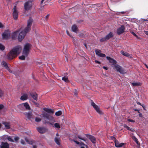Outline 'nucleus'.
<instances>
[{"instance_id":"nucleus-1","label":"nucleus","mask_w":148,"mask_h":148,"mask_svg":"<svg viewBox=\"0 0 148 148\" xmlns=\"http://www.w3.org/2000/svg\"><path fill=\"white\" fill-rule=\"evenodd\" d=\"M21 47L19 45L16 46L14 48L7 56V58L9 60H11L14 58L17 55H18L21 52Z\"/></svg>"},{"instance_id":"nucleus-2","label":"nucleus","mask_w":148,"mask_h":148,"mask_svg":"<svg viewBox=\"0 0 148 148\" xmlns=\"http://www.w3.org/2000/svg\"><path fill=\"white\" fill-rule=\"evenodd\" d=\"M41 115L42 116V117L44 118L45 119H46L49 121L53 118V117L52 116H50V115L45 112H43L41 114ZM45 123H49L51 125L52 124L51 123L49 122V121H47L46 120H45Z\"/></svg>"},{"instance_id":"nucleus-3","label":"nucleus","mask_w":148,"mask_h":148,"mask_svg":"<svg viewBox=\"0 0 148 148\" xmlns=\"http://www.w3.org/2000/svg\"><path fill=\"white\" fill-rule=\"evenodd\" d=\"M31 46V44L27 43L25 44L23 51L22 54L26 56H27L29 53V49Z\"/></svg>"},{"instance_id":"nucleus-4","label":"nucleus","mask_w":148,"mask_h":148,"mask_svg":"<svg viewBox=\"0 0 148 148\" xmlns=\"http://www.w3.org/2000/svg\"><path fill=\"white\" fill-rule=\"evenodd\" d=\"M33 21V20L32 18L31 17H29L27 21V27L24 29L25 31H26L27 32H29L31 30Z\"/></svg>"},{"instance_id":"nucleus-5","label":"nucleus","mask_w":148,"mask_h":148,"mask_svg":"<svg viewBox=\"0 0 148 148\" xmlns=\"http://www.w3.org/2000/svg\"><path fill=\"white\" fill-rule=\"evenodd\" d=\"M32 2L28 1L26 2L24 4V8L26 11H28L31 9L32 7Z\"/></svg>"},{"instance_id":"nucleus-6","label":"nucleus","mask_w":148,"mask_h":148,"mask_svg":"<svg viewBox=\"0 0 148 148\" xmlns=\"http://www.w3.org/2000/svg\"><path fill=\"white\" fill-rule=\"evenodd\" d=\"M2 36L3 39L7 40L8 39L10 36V33L9 30H5Z\"/></svg>"},{"instance_id":"nucleus-7","label":"nucleus","mask_w":148,"mask_h":148,"mask_svg":"<svg viewBox=\"0 0 148 148\" xmlns=\"http://www.w3.org/2000/svg\"><path fill=\"white\" fill-rule=\"evenodd\" d=\"M28 32L25 31L24 29L23 30L21 31L19 34L18 36V40L19 41H21L24 38L26 34Z\"/></svg>"},{"instance_id":"nucleus-8","label":"nucleus","mask_w":148,"mask_h":148,"mask_svg":"<svg viewBox=\"0 0 148 148\" xmlns=\"http://www.w3.org/2000/svg\"><path fill=\"white\" fill-rule=\"evenodd\" d=\"M91 106L93 107V108L95 109L97 112L99 114H102L103 113L100 110V108L98 106L96 105L92 100H91Z\"/></svg>"},{"instance_id":"nucleus-9","label":"nucleus","mask_w":148,"mask_h":148,"mask_svg":"<svg viewBox=\"0 0 148 148\" xmlns=\"http://www.w3.org/2000/svg\"><path fill=\"white\" fill-rule=\"evenodd\" d=\"M16 5H15L14 6L13 9V16L15 20H17L18 18V12L16 9Z\"/></svg>"},{"instance_id":"nucleus-10","label":"nucleus","mask_w":148,"mask_h":148,"mask_svg":"<svg viewBox=\"0 0 148 148\" xmlns=\"http://www.w3.org/2000/svg\"><path fill=\"white\" fill-rule=\"evenodd\" d=\"M24 107H25V108L28 110H30V109L29 104L27 102L22 103L19 106L20 109L22 110H23V109H22L21 108H23Z\"/></svg>"},{"instance_id":"nucleus-11","label":"nucleus","mask_w":148,"mask_h":148,"mask_svg":"<svg viewBox=\"0 0 148 148\" xmlns=\"http://www.w3.org/2000/svg\"><path fill=\"white\" fill-rule=\"evenodd\" d=\"M86 136L93 143H96V139L95 137L91 135L90 134H86Z\"/></svg>"},{"instance_id":"nucleus-12","label":"nucleus","mask_w":148,"mask_h":148,"mask_svg":"<svg viewBox=\"0 0 148 148\" xmlns=\"http://www.w3.org/2000/svg\"><path fill=\"white\" fill-rule=\"evenodd\" d=\"M115 68L117 71L120 72L121 73L123 74L124 71L122 67L118 64H116L114 66Z\"/></svg>"},{"instance_id":"nucleus-13","label":"nucleus","mask_w":148,"mask_h":148,"mask_svg":"<svg viewBox=\"0 0 148 148\" xmlns=\"http://www.w3.org/2000/svg\"><path fill=\"white\" fill-rule=\"evenodd\" d=\"M125 27L124 26L122 25L119 27L117 30V33L119 35L124 32Z\"/></svg>"},{"instance_id":"nucleus-14","label":"nucleus","mask_w":148,"mask_h":148,"mask_svg":"<svg viewBox=\"0 0 148 148\" xmlns=\"http://www.w3.org/2000/svg\"><path fill=\"white\" fill-rule=\"evenodd\" d=\"M9 145L7 142H2L1 143L0 148H9Z\"/></svg>"},{"instance_id":"nucleus-15","label":"nucleus","mask_w":148,"mask_h":148,"mask_svg":"<svg viewBox=\"0 0 148 148\" xmlns=\"http://www.w3.org/2000/svg\"><path fill=\"white\" fill-rule=\"evenodd\" d=\"M115 145L117 147H120L123 146L125 144L123 143H120L117 140H115L114 141Z\"/></svg>"},{"instance_id":"nucleus-16","label":"nucleus","mask_w":148,"mask_h":148,"mask_svg":"<svg viewBox=\"0 0 148 148\" xmlns=\"http://www.w3.org/2000/svg\"><path fill=\"white\" fill-rule=\"evenodd\" d=\"M38 131L41 134L45 133L46 132V129L44 127H39L37 128Z\"/></svg>"},{"instance_id":"nucleus-17","label":"nucleus","mask_w":148,"mask_h":148,"mask_svg":"<svg viewBox=\"0 0 148 148\" xmlns=\"http://www.w3.org/2000/svg\"><path fill=\"white\" fill-rule=\"evenodd\" d=\"M30 95L34 100L37 101L38 99V95L37 93L35 92H31L30 93Z\"/></svg>"},{"instance_id":"nucleus-18","label":"nucleus","mask_w":148,"mask_h":148,"mask_svg":"<svg viewBox=\"0 0 148 148\" xmlns=\"http://www.w3.org/2000/svg\"><path fill=\"white\" fill-rule=\"evenodd\" d=\"M2 124L4 125L5 127L7 129H9L10 128V123L9 122H3Z\"/></svg>"},{"instance_id":"nucleus-19","label":"nucleus","mask_w":148,"mask_h":148,"mask_svg":"<svg viewBox=\"0 0 148 148\" xmlns=\"http://www.w3.org/2000/svg\"><path fill=\"white\" fill-rule=\"evenodd\" d=\"M43 110L49 113H51L52 114H53L54 112L53 110L51 109H49L45 108H43Z\"/></svg>"},{"instance_id":"nucleus-20","label":"nucleus","mask_w":148,"mask_h":148,"mask_svg":"<svg viewBox=\"0 0 148 148\" xmlns=\"http://www.w3.org/2000/svg\"><path fill=\"white\" fill-rule=\"evenodd\" d=\"M3 138L7 139L9 141L14 142V140L12 138V137L10 136L4 135L3 137Z\"/></svg>"},{"instance_id":"nucleus-21","label":"nucleus","mask_w":148,"mask_h":148,"mask_svg":"<svg viewBox=\"0 0 148 148\" xmlns=\"http://www.w3.org/2000/svg\"><path fill=\"white\" fill-rule=\"evenodd\" d=\"M1 64L2 66L3 67H5L6 69L8 70L9 69V68L8 67V64L6 62L4 61H3L2 62Z\"/></svg>"},{"instance_id":"nucleus-22","label":"nucleus","mask_w":148,"mask_h":148,"mask_svg":"<svg viewBox=\"0 0 148 148\" xmlns=\"http://www.w3.org/2000/svg\"><path fill=\"white\" fill-rule=\"evenodd\" d=\"M19 31H17L13 32L12 35L11 37L13 39H15L17 37V35Z\"/></svg>"},{"instance_id":"nucleus-23","label":"nucleus","mask_w":148,"mask_h":148,"mask_svg":"<svg viewBox=\"0 0 148 148\" xmlns=\"http://www.w3.org/2000/svg\"><path fill=\"white\" fill-rule=\"evenodd\" d=\"M107 59L110 62L112 63L113 64H116V60L113 59L111 58L110 57L107 56L106 57Z\"/></svg>"},{"instance_id":"nucleus-24","label":"nucleus","mask_w":148,"mask_h":148,"mask_svg":"<svg viewBox=\"0 0 148 148\" xmlns=\"http://www.w3.org/2000/svg\"><path fill=\"white\" fill-rule=\"evenodd\" d=\"M113 33L112 32H110L106 36V37L108 40L110 38L113 37Z\"/></svg>"},{"instance_id":"nucleus-25","label":"nucleus","mask_w":148,"mask_h":148,"mask_svg":"<svg viewBox=\"0 0 148 148\" xmlns=\"http://www.w3.org/2000/svg\"><path fill=\"white\" fill-rule=\"evenodd\" d=\"M28 99V95L26 94H24L20 98V99L23 101L26 100Z\"/></svg>"},{"instance_id":"nucleus-26","label":"nucleus","mask_w":148,"mask_h":148,"mask_svg":"<svg viewBox=\"0 0 148 148\" xmlns=\"http://www.w3.org/2000/svg\"><path fill=\"white\" fill-rule=\"evenodd\" d=\"M60 138H58L56 137L54 138V141L56 144L58 145H60Z\"/></svg>"},{"instance_id":"nucleus-27","label":"nucleus","mask_w":148,"mask_h":148,"mask_svg":"<svg viewBox=\"0 0 148 148\" xmlns=\"http://www.w3.org/2000/svg\"><path fill=\"white\" fill-rule=\"evenodd\" d=\"M132 138L135 141V142L138 145L140 146V143L138 141V139L134 136H133L132 137Z\"/></svg>"},{"instance_id":"nucleus-28","label":"nucleus","mask_w":148,"mask_h":148,"mask_svg":"<svg viewBox=\"0 0 148 148\" xmlns=\"http://www.w3.org/2000/svg\"><path fill=\"white\" fill-rule=\"evenodd\" d=\"M133 86H141L142 84L140 82H133L132 83Z\"/></svg>"},{"instance_id":"nucleus-29","label":"nucleus","mask_w":148,"mask_h":148,"mask_svg":"<svg viewBox=\"0 0 148 148\" xmlns=\"http://www.w3.org/2000/svg\"><path fill=\"white\" fill-rule=\"evenodd\" d=\"M72 31L74 32H76L77 30V27L75 25H74L72 26L71 28Z\"/></svg>"},{"instance_id":"nucleus-30","label":"nucleus","mask_w":148,"mask_h":148,"mask_svg":"<svg viewBox=\"0 0 148 148\" xmlns=\"http://www.w3.org/2000/svg\"><path fill=\"white\" fill-rule=\"evenodd\" d=\"M24 114L27 117V118L29 119H30L32 117L31 113L30 112L24 113Z\"/></svg>"},{"instance_id":"nucleus-31","label":"nucleus","mask_w":148,"mask_h":148,"mask_svg":"<svg viewBox=\"0 0 148 148\" xmlns=\"http://www.w3.org/2000/svg\"><path fill=\"white\" fill-rule=\"evenodd\" d=\"M62 80L68 83L69 82V81L67 77H63L62 78Z\"/></svg>"},{"instance_id":"nucleus-32","label":"nucleus","mask_w":148,"mask_h":148,"mask_svg":"<svg viewBox=\"0 0 148 148\" xmlns=\"http://www.w3.org/2000/svg\"><path fill=\"white\" fill-rule=\"evenodd\" d=\"M121 53L123 55L129 57V55L128 53H127L126 52H124L123 51H122L121 52Z\"/></svg>"},{"instance_id":"nucleus-33","label":"nucleus","mask_w":148,"mask_h":148,"mask_svg":"<svg viewBox=\"0 0 148 148\" xmlns=\"http://www.w3.org/2000/svg\"><path fill=\"white\" fill-rule=\"evenodd\" d=\"M24 55L23 54V55L19 57V59L22 60H24L25 59V57H27Z\"/></svg>"},{"instance_id":"nucleus-34","label":"nucleus","mask_w":148,"mask_h":148,"mask_svg":"<svg viewBox=\"0 0 148 148\" xmlns=\"http://www.w3.org/2000/svg\"><path fill=\"white\" fill-rule=\"evenodd\" d=\"M62 114V112L61 111H59L56 112L55 113V115L56 116H59L61 115Z\"/></svg>"},{"instance_id":"nucleus-35","label":"nucleus","mask_w":148,"mask_h":148,"mask_svg":"<svg viewBox=\"0 0 148 148\" xmlns=\"http://www.w3.org/2000/svg\"><path fill=\"white\" fill-rule=\"evenodd\" d=\"M5 49V47L2 44L0 43V50L3 51Z\"/></svg>"},{"instance_id":"nucleus-36","label":"nucleus","mask_w":148,"mask_h":148,"mask_svg":"<svg viewBox=\"0 0 148 148\" xmlns=\"http://www.w3.org/2000/svg\"><path fill=\"white\" fill-rule=\"evenodd\" d=\"M77 137L79 139H81L82 140L84 141H86L87 140L86 138H84L82 137H81V136L80 135L78 136Z\"/></svg>"},{"instance_id":"nucleus-37","label":"nucleus","mask_w":148,"mask_h":148,"mask_svg":"<svg viewBox=\"0 0 148 148\" xmlns=\"http://www.w3.org/2000/svg\"><path fill=\"white\" fill-rule=\"evenodd\" d=\"M55 127L58 129L60 128V126L59 124L58 123H56L54 124Z\"/></svg>"},{"instance_id":"nucleus-38","label":"nucleus","mask_w":148,"mask_h":148,"mask_svg":"<svg viewBox=\"0 0 148 148\" xmlns=\"http://www.w3.org/2000/svg\"><path fill=\"white\" fill-rule=\"evenodd\" d=\"M107 40V39L106 38V36L104 37L101 38L100 40V41L101 42H103Z\"/></svg>"},{"instance_id":"nucleus-39","label":"nucleus","mask_w":148,"mask_h":148,"mask_svg":"<svg viewBox=\"0 0 148 148\" xmlns=\"http://www.w3.org/2000/svg\"><path fill=\"white\" fill-rule=\"evenodd\" d=\"M95 52L96 55H98L99 56V54L101 52L100 50L99 49H96L95 51Z\"/></svg>"},{"instance_id":"nucleus-40","label":"nucleus","mask_w":148,"mask_h":148,"mask_svg":"<svg viewBox=\"0 0 148 148\" xmlns=\"http://www.w3.org/2000/svg\"><path fill=\"white\" fill-rule=\"evenodd\" d=\"M35 120L36 122H40V121H41V119L39 117H36L35 118Z\"/></svg>"},{"instance_id":"nucleus-41","label":"nucleus","mask_w":148,"mask_h":148,"mask_svg":"<svg viewBox=\"0 0 148 148\" xmlns=\"http://www.w3.org/2000/svg\"><path fill=\"white\" fill-rule=\"evenodd\" d=\"M99 56L101 57H106V56L105 54L100 53L99 54Z\"/></svg>"},{"instance_id":"nucleus-42","label":"nucleus","mask_w":148,"mask_h":148,"mask_svg":"<svg viewBox=\"0 0 148 148\" xmlns=\"http://www.w3.org/2000/svg\"><path fill=\"white\" fill-rule=\"evenodd\" d=\"M19 139V138L18 136H15L14 138V140L16 142H17L18 140Z\"/></svg>"},{"instance_id":"nucleus-43","label":"nucleus","mask_w":148,"mask_h":148,"mask_svg":"<svg viewBox=\"0 0 148 148\" xmlns=\"http://www.w3.org/2000/svg\"><path fill=\"white\" fill-rule=\"evenodd\" d=\"M69 140H70L72 141H73L77 144L79 145L80 144V143L77 140H72L70 138H69Z\"/></svg>"},{"instance_id":"nucleus-44","label":"nucleus","mask_w":148,"mask_h":148,"mask_svg":"<svg viewBox=\"0 0 148 148\" xmlns=\"http://www.w3.org/2000/svg\"><path fill=\"white\" fill-rule=\"evenodd\" d=\"M124 127L126 129H127L128 130H130V127L124 124Z\"/></svg>"},{"instance_id":"nucleus-45","label":"nucleus","mask_w":148,"mask_h":148,"mask_svg":"<svg viewBox=\"0 0 148 148\" xmlns=\"http://www.w3.org/2000/svg\"><path fill=\"white\" fill-rule=\"evenodd\" d=\"M3 92L0 88V97H2L3 95Z\"/></svg>"},{"instance_id":"nucleus-46","label":"nucleus","mask_w":148,"mask_h":148,"mask_svg":"<svg viewBox=\"0 0 148 148\" xmlns=\"http://www.w3.org/2000/svg\"><path fill=\"white\" fill-rule=\"evenodd\" d=\"M21 143L23 145H24L25 143V141L23 139H21Z\"/></svg>"},{"instance_id":"nucleus-47","label":"nucleus","mask_w":148,"mask_h":148,"mask_svg":"<svg viewBox=\"0 0 148 148\" xmlns=\"http://www.w3.org/2000/svg\"><path fill=\"white\" fill-rule=\"evenodd\" d=\"M139 114H138V116L139 117H143V114L142 113H141L139 111V113H138Z\"/></svg>"},{"instance_id":"nucleus-48","label":"nucleus","mask_w":148,"mask_h":148,"mask_svg":"<svg viewBox=\"0 0 148 148\" xmlns=\"http://www.w3.org/2000/svg\"><path fill=\"white\" fill-rule=\"evenodd\" d=\"M49 15H50L49 14H47V15L45 17V19H47L48 18V17H49Z\"/></svg>"},{"instance_id":"nucleus-49","label":"nucleus","mask_w":148,"mask_h":148,"mask_svg":"<svg viewBox=\"0 0 148 148\" xmlns=\"http://www.w3.org/2000/svg\"><path fill=\"white\" fill-rule=\"evenodd\" d=\"M34 143V142L33 141H31L30 142H29V143H28L29 144L32 145Z\"/></svg>"},{"instance_id":"nucleus-50","label":"nucleus","mask_w":148,"mask_h":148,"mask_svg":"<svg viewBox=\"0 0 148 148\" xmlns=\"http://www.w3.org/2000/svg\"><path fill=\"white\" fill-rule=\"evenodd\" d=\"M95 63H97L99 64H100L101 63V62H99L97 60H95Z\"/></svg>"},{"instance_id":"nucleus-51","label":"nucleus","mask_w":148,"mask_h":148,"mask_svg":"<svg viewBox=\"0 0 148 148\" xmlns=\"http://www.w3.org/2000/svg\"><path fill=\"white\" fill-rule=\"evenodd\" d=\"M130 12H131V14H133L134 13V12L133 10H132V9L130 10Z\"/></svg>"},{"instance_id":"nucleus-52","label":"nucleus","mask_w":148,"mask_h":148,"mask_svg":"<svg viewBox=\"0 0 148 148\" xmlns=\"http://www.w3.org/2000/svg\"><path fill=\"white\" fill-rule=\"evenodd\" d=\"M3 27V25L2 23L0 22V28H2Z\"/></svg>"},{"instance_id":"nucleus-53","label":"nucleus","mask_w":148,"mask_h":148,"mask_svg":"<svg viewBox=\"0 0 148 148\" xmlns=\"http://www.w3.org/2000/svg\"><path fill=\"white\" fill-rule=\"evenodd\" d=\"M144 32L146 35L148 36V31H144Z\"/></svg>"},{"instance_id":"nucleus-54","label":"nucleus","mask_w":148,"mask_h":148,"mask_svg":"<svg viewBox=\"0 0 148 148\" xmlns=\"http://www.w3.org/2000/svg\"><path fill=\"white\" fill-rule=\"evenodd\" d=\"M111 138L112 139H114L115 140H116V138H115V137H114V136H111Z\"/></svg>"},{"instance_id":"nucleus-55","label":"nucleus","mask_w":148,"mask_h":148,"mask_svg":"<svg viewBox=\"0 0 148 148\" xmlns=\"http://www.w3.org/2000/svg\"><path fill=\"white\" fill-rule=\"evenodd\" d=\"M131 33L134 36H136V34H135V33L133 32H131Z\"/></svg>"},{"instance_id":"nucleus-56","label":"nucleus","mask_w":148,"mask_h":148,"mask_svg":"<svg viewBox=\"0 0 148 148\" xmlns=\"http://www.w3.org/2000/svg\"><path fill=\"white\" fill-rule=\"evenodd\" d=\"M103 68L104 69H105V70H107L108 69V68L107 67L105 66H103Z\"/></svg>"},{"instance_id":"nucleus-57","label":"nucleus","mask_w":148,"mask_h":148,"mask_svg":"<svg viewBox=\"0 0 148 148\" xmlns=\"http://www.w3.org/2000/svg\"><path fill=\"white\" fill-rule=\"evenodd\" d=\"M80 144L81 145H83L84 146H86V145L84 143L82 142Z\"/></svg>"},{"instance_id":"nucleus-58","label":"nucleus","mask_w":148,"mask_h":148,"mask_svg":"<svg viewBox=\"0 0 148 148\" xmlns=\"http://www.w3.org/2000/svg\"><path fill=\"white\" fill-rule=\"evenodd\" d=\"M134 110L136 111H137L138 113H139V110L137 109H134Z\"/></svg>"},{"instance_id":"nucleus-59","label":"nucleus","mask_w":148,"mask_h":148,"mask_svg":"<svg viewBox=\"0 0 148 148\" xmlns=\"http://www.w3.org/2000/svg\"><path fill=\"white\" fill-rule=\"evenodd\" d=\"M25 141L27 143H28L29 142V140L26 138H25Z\"/></svg>"},{"instance_id":"nucleus-60","label":"nucleus","mask_w":148,"mask_h":148,"mask_svg":"<svg viewBox=\"0 0 148 148\" xmlns=\"http://www.w3.org/2000/svg\"><path fill=\"white\" fill-rule=\"evenodd\" d=\"M137 103L138 105H140V106H142V104H141V103L139 102H137Z\"/></svg>"},{"instance_id":"nucleus-61","label":"nucleus","mask_w":148,"mask_h":148,"mask_svg":"<svg viewBox=\"0 0 148 148\" xmlns=\"http://www.w3.org/2000/svg\"><path fill=\"white\" fill-rule=\"evenodd\" d=\"M135 36L138 39H140V37H138L137 35H136V36Z\"/></svg>"},{"instance_id":"nucleus-62","label":"nucleus","mask_w":148,"mask_h":148,"mask_svg":"<svg viewBox=\"0 0 148 148\" xmlns=\"http://www.w3.org/2000/svg\"><path fill=\"white\" fill-rule=\"evenodd\" d=\"M66 33H67V34L69 36H70V34H69V31H68V30H66Z\"/></svg>"},{"instance_id":"nucleus-63","label":"nucleus","mask_w":148,"mask_h":148,"mask_svg":"<svg viewBox=\"0 0 148 148\" xmlns=\"http://www.w3.org/2000/svg\"><path fill=\"white\" fill-rule=\"evenodd\" d=\"M144 65L145 66L146 68L148 69V66L146 64H144Z\"/></svg>"},{"instance_id":"nucleus-64","label":"nucleus","mask_w":148,"mask_h":148,"mask_svg":"<svg viewBox=\"0 0 148 148\" xmlns=\"http://www.w3.org/2000/svg\"><path fill=\"white\" fill-rule=\"evenodd\" d=\"M37 147L36 145H34L33 146V148H37Z\"/></svg>"}]
</instances>
